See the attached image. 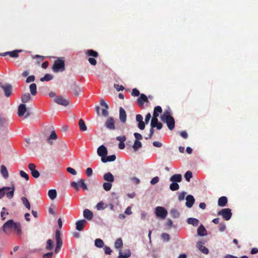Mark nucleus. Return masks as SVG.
I'll return each instance as SVG.
<instances>
[{"instance_id": "obj_50", "label": "nucleus", "mask_w": 258, "mask_h": 258, "mask_svg": "<svg viewBox=\"0 0 258 258\" xmlns=\"http://www.w3.org/2000/svg\"><path fill=\"white\" fill-rule=\"evenodd\" d=\"M162 239L166 242H168L170 240V235L166 233H162L161 235Z\"/></svg>"}, {"instance_id": "obj_52", "label": "nucleus", "mask_w": 258, "mask_h": 258, "mask_svg": "<svg viewBox=\"0 0 258 258\" xmlns=\"http://www.w3.org/2000/svg\"><path fill=\"white\" fill-rule=\"evenodd\" d=\"M81 92V89L78 86H76L73 90V93L76 96H78L80 92Z\"/></svg>"}, {"instance_id": "obj_53", "label": "nucleus", "mask_w": 258, "mask_h": 258, "mask_svg": "<svg viewBox=\"0 0 258 258\" xmlns=\"http://www.w3.org/2000/svg\"><path fill=\"white\" fill-rule=\"evenodd\" d=\"M20 174L22 177L25 178L26 180H29V175L24 171L21 170L20 171Z\"/></svg>"}, {"instance_id": "obj_35", "label": "nucleus", "mask_w": 258, "mask_h": 258, "mask_svg": "<svg viewBox=\"0 0 258 258\" xmlns=\"http://www.w3.org/2000/svg\"><path fill=\"white\" fill-rule=\"evenodd\" d=\"M95 245L98 248H102L104 246V243L102 239L97 238L95 240Z\"/></svg>"}, {"instance_id": "obj_14", "label": "nucleus", "mask_w": 258, "mask_h": 258, "mask_svg": "<svg viewBox=\"0 0 258 258\" xmlns=\"http://www.w3.org/2000/svg\"><path fill=\"white\" fill-rule=\"evenodd\" d=\"M204 243L202 241H198L196 244L197 247L204 254H208L209 253V250L207 248L204 246Z\"/></svg>"}, {"instance_id": "obj_11", "label": "nucleus", "mask_w": 258, "mask_h": 258, "mask_svg": "<svg viewBox=\"0 0 258 258\" xmlns=\"http://www.w3.org/2000/svg\"><path fill=\"white\" fill-rule=\"evenodd\" d=\"M105 126L109 130H114L115 127L113 118L112 117H109L105 123Z\"/></svg>"}, {"instance_id": "obj_56", "label": "nucleus", "mask_w": 258, "mask_h": 258, "mask_svg": "<svg viewBox=\"0 0 258 258\" xmlns=\"http://www.w3.org/2000/svg\"><path fill=\"white\" fill-rule=\"evenodd\" d=\"M7 122V119L0 115V125L4 126Z\"/></svg>"}, {"instance_id": "obj_3", "label": "nucleus", "mask_w": 258, "mask_h": 258, "mask_svg": "<svg viewBox=\"0 0 258 258\" xmlns=\"http://www.w3.org/2000/svg\"><path fill=\"white\" fill-rule=\"evenodd\" d=\"M64 61L60 59L55 60L53 67V71L55 73L62 72L64 70Z\"/></svg>"}, {"instance_id": "obj_8", "label": "nucleus", "mask_w": 258, "mask_h": 258, "mask_svg": "<svg viewBox=\"0 0 258 258\" xmlns=\"http://www.w3.org/2000/svg\"><path fill=\"white\" fill-rule=\"evenodd\" d=\"M53 100L56 103L63 106L69 104V101L61 96H56Z\"/></svg>"}, {"instance_id": "obj_27", "label": "nucleus", "mask_w": 258, "mask_h": 258, "mask_svg": "<svg viewBox=\"0 0 258 258\" xmlns=\"http://www.w3.org/2000/svg\"><path fill=\"white\" fill-rule=\"evenodd\" d=\"M131 255V251L130 249H126L124 253H123L121 250H120L118 258H128Z\"/></svg>"}, {"instance_id": "obj_46", "label": "nucleus", "mask_w": 258, "mask_h": 258, "mask_svg": "<svg viewBox=\"0 0 258 258\" xmlns=\"http://www.w3.org/2000/svg\"><path fill=\"white\" fill-rule=\"evenodd\" d=\"M162 111V109L160 106H157L155 107L154 110L153 116L157 115V117H158L159 116V113H161Z\"/></svg>"}, {"instance_id": "obj_48", "label": "nucleus", "mask_w": 258, "mask_h": 258, "mask_svg": "<svg viewBox=\"0 0 258 258\" xmlns=\"http://www.w3.org/2000/svg\"><path fill=\"white\" fill-rule=\"evenodd\" d=\"M86 53L88 55L93 56L94 57H97L98 56V53L92 49L87 50Z\"/></svg>"}, {"instance_id": "obj_21", "label": "nucleus", "mask_w": 258, "mask_h": 258, "mask_svg": "<svg viewBox=\"0 0 258 258\" xmlns=\"http://www.w3.org/2000/svg\"><path fill=\"white\" fill-rule=\"evenodd\" d=\"M26 111V105L24 104H21L18 109V114L19 116H22Z\"/></svg>"}, {"instance_id": "obj_17", "label": "nucleus", "mask_w": 258, "mask_h": 258, "mask_svg": "<svg viewBox=\"0 0 258 258\" xmlns=\"http://www.w3.org/2000/svg\"><path fill=\"white\" fill-rule=\"evenodd\" d=\"M103 179L108 182L112 183L114 181V177L111 172H107L104 174Z\"/></svg>"}, {"instance_id": "obj_16", "label": "nucleus", "mask_w": 258, "mask_h": 258, "mask_svg": "<svg viewBox=\"0 0 258 258\" xmlns=\"http://www.w3.org/2000/svg\"><path fill=\"white\" fill-rule=\"evenodd\" d=\"M119 119L122 123H125L126 120V114L124 109L120 107L119 108Z\"/></svg>"}, {"instance_id": "obj_42", "label": "nucleus", "mask_w": 258, "mask_h": 258, "mask_svg": "<svg viewBox=\"0 0 258 258\" xmlns=\"http://www.w3.org/2000/svg\"><path fill=\"white\" fill-rule=\"evenodd\" d=\"M96 207L99 211L103 210L106 208V205L103 202H100L96 205Z\"/></svg>"}, {"instance_id": "obj_25", "label": "nucleus", "mask_w": 258, "mask_h": 258, "mask_svg": "<svg viewBox=\"0 0 258 258\" xmlns=\"http://www.w3.org/2000/svg\"><path fill=\"white\" fill-rule=\"evenodd\" d=\"M187 223L194 226H197L199 225V221L198 219L195 218H188L186 220Z\"/></svg>"}, {"instance_id": "obj_44", "label": "nucleus", "mask_w": 258, "mask_h": 258, "mask_svg": "<svg viewBox=\"0 0 258 258\" xmlns=\"http://www.w3.org/2000/svg\"><path fill=\"white\" fill-rule=\"evenodd\" d=\"M112 183L111 182H104L103 184V187L104 188V189L106 191H109L111 187H112Z\"/></svg>"}, {"instance_id": "obj_4", "label": "nucleus", "mask_w": 258, "mask_h": 258, "mask_svg": "<svg viewBox=\"0 0 258 258\" xmlns=\"http://www.w3.org/2000/svg\"><path fill=\"white\" fill-rule=\"evenodd\" d=\"M155 214L157 217L164 219L166 217L168 212L165 208L158 206L155 209Z\"/></svg>"}, {"instance_id": "obj_33", "label": "nucleus", "mask_w": 258, "mask_h": 258, "mask_svg": "<svg viewBox=\"0 0 258 258\" xmlns=\"http://www.w3.org/2000/svg\"><path fill=\"white\" fill-rule=\"evenodd\" d=\"M29 89L31 94L33 96L37 94V87L35 83L31 84L29 86Z\"/></svg>"}, {"instance_id": "obj_22", "label": "nucleus", "mask_w": 258, "mask_h": 258, "mask_svg": "<svg viewBox=\"0 0 258 258\" xmlns=\"http://www.w3.org/2000/svg\"><path fill=\"white\" fill-rule=\"evenodd\" d=\"M198 234L199 236H203L207 235V230L203 225H201L197 230Z\"/></svg>"}, {"instance_id": "obj_6", "label": "nucleus", "mask_w": 258, "mask_h": 258, "mask_svg": "<svg viewBox=\"0 0 258 258\" xmlns=\"http://www.w3.org/2000/svg\"><path fill=\"white\" fill-rule=\"evenodd\" d=\"M60 232L59 230H57L55 232V239L56 241V246L55 249V252L58 253L62 245V241L60 237Z\"/></svg>"}, {"instance_id": "obj_12", "label": "nucleus", "mask_w": 258, "mask_h": 258, "mask_svg": "<svg viewBox=\"0 0 258 258\" xmlns=\"http://www.w3.org/2000/svg\"><path fill=\"white\" fill-rule=\"evenodd\" d=\"M97 152L98 155L101 157V158H104L107 154V148L104 145H101L99 147Z\"/></svg>"}, {"instance_id": "obj_62", "label": "nucleus", "mask_w": 258, "mask_h": 258, "mask_svg": "<svg viewBox=\"0 0 258 258\" xmlns=\"http://www.w3.org/2000/svg\"><path fill=\"white\" fill-rule=\"evenodd\" d=\"M226 229V225L224 223H220L219 225V230L221 232H223Z\"/></svg>"}, {"instance_id": "obj_19", "label": "nucleus", "mask_w": 258, "mask_h": 258, "mask_svg": "<svg viewBox=\"0 0 258 258\" xmlns=\"http://www.w3.org/2000/svg\"><path fill=\"white\" fill-rule=\"evenodd\" d=\"M182 177L180 174H174L170 177L171 182H180L182 181Z\"/></svg>"}, {"instance_id": "obj_58", "label": "nucleus", "mask_w": 258, "mask_h": 258, "mask_svg": "<svg viewBox=\"0 0 258 258\" xmlns=\"http://www.w3.org/2000/svg\"><path fill=\"white\" fill-rule=\"evenodd\" d=\"M67 170L68 172L70 173L71 174L75 175L77 174L76 171L73 168L71 167H68L67 168Z\"/></svg>"}, {"instance_id": "obj_51", "label": "nucleus", "mask_w": 258, "mask_h": 258, "mask_svg": "<svg viewBox=\"0 0 258 258\" xmlns=\"http://www.w3.org/2000/svg\"><path fill=\"white\" fill-rule=\"evenodd\" d=\"M192 175L191 172H190V171H188L185 173L184 175V177L185 178L186 180L187 181H189L190 178L192 177Z\"/></svg>"}, {"instance_id": "obj_61", "label": "nucleus", "mask_w": 258, "mask_h": 258, "mask_svg": "<svg viewBox=\"0 0 258 258\" xmlns=\"http://www.w3.org/2000/svg\"><path fill=\"white\" fill-rule=\"evenodd\" d=\"M105 253L106 254H110L112 252V250L109 247L105 246L104 248Z\"/></svg>"}, {"instance_id": "obj_32", "label": "nucleus", "mask_w": 258, "mask_h": 258, "mask_svg": "<svg viewBox=\"0 0 258 258\" xmlns=\"http://www.w3.org/2000/svg\"><path fill=\"white\" fill-rule=\"evenodd\" d=\"M17 234L20 235L21 234V227L19 223H15L14 225L13 229Z\"/></svg>"}, {"instance_id": "obj_54", "label": "nucleus", "mask_w": 258, "mask_h": 258, "mask_svg": "<svg viewBox=\"0 0 258 258\" xmlns=\"http://www.w3.org/2000/svg\"><path fill=\"white\" fill-rule=\"evenodd\" d=\"M130 180L135 184H138L140 182V180L136 177H131Z\"/></svg>"}, {"instance_id": "obj_43", "label": "nucleus", "mask_w": 258, "mask_h": 258, "mask_svg": "<svg viewBox=\"0 0 258 258\" xmlns=\"http://www.w3.org/2000/svg\"><path fill=\"white\" fill-rule=\"evenodd\" d=\"M53 79V77L52 75L49 74H46L45 76L40 79V81L41 82L44 81H49Z\"/></svg>"}, {"instance_id": "obj_31", "label": "nucleus", "mask_w": 258, "mask_h": 258, "mask_svg": "<svg viewBox=\"0 0 258 258\" xmlns=\"http://www.w3.org/2000/svg\"><path fill=\"white\" fill-rule=\"evenodd\" d=\"M142 146V144L140 141L135 140L133 146L134 151H137Z\"/></svg>"}, {"instance_id": "obj_63", "label": "nucleus", "mask_w": 258, "mask_h": 258, "mask_svg": "<svg viewBox=\"0 0 258 258\" xmlns=\"http://www.w3.org/2000/svg\"><path fill=\"white\" fill-rule=\"evenodd\" d=\"M116 139L119 141L120 143L124 142L126 140V137L125 136L117 137Z\"/></svg>"}, {"instance_id": "obj_7", "label": "nucleus", "mask_w": 258, "mask_h": 258, "mask_svg": "<svg viewBox=\"0 0 258 258\" xmlns=\"http://www.w3.org/2000/svg\"><path fill=\"white\" fill-rule=\"evenodd\" d=\"M218 215H221L225 220H229L232 216L231 211L229 208L223 209L218 213Z\"/></svg>"}, {"instance_id": "obj_60", "label": "nucleus", "mask_w": 258, "mask_h": 258, "mask_svg": "<svg viewBox=\"0 0 258 258\" xmlns=\"http://www.w3.org/2000/svg\"><path fill=\"white\" fill-rule=\"evenodd\" d=\"M140 94L139 91L137 89H133L132 93V95L133 96H138Z\"/></svg>"}, {"instance_id": "obj_13", "label": "nucleus", "mask_w": 258, "mask_h": 258, "mask_svg": "<svg viewBox=\"0 0 258 258\" xmlns=\"http://www.w3.org/2000/svg\"><path fill=\"white\" fill-rule=\"evenodd\" d=\"M136 121L139 122L138 124V127L140 130H144L145 127V122L143 120V117L142 115L141 114H137L136 116Z\"/></svg>"}, {"instance_id": "obj_28", "label": "nucleus", "mask_w": 258, "mask_h": 258, "mask_svg": "<svg viewBox=\"0 0 258 258\" xmlns=\"http://www.w3.org/2000/svg\"><path fill=\"white\" fill-rule=\"evenodd\" d=\"M227 203V199L226 197H221L218 200V205L220 207H224Z\"/></svg>"}, {"instance_id": "obj_1", "label": "nucleus", "mask_w": 258, "mask_h": 258, "mask_svg": "<svg viewBox=\"0 0 258 258\" xmlns=\"http://www.w3.org/2000/svg\"><path fill=\"white\" fill-rule=\"evenodd\" d=\"M15 187L12 184L11 187L4 186L0 188V199H3L6 195L9 199H12L14 195Z\"/></svg>"}, {"instance_id": "obj_47", "label": "nucleus", "mask_w": 258, "mask_h": 258, "mask_svg": "<svg viewBox=\"0 0 258 258\" xmlns=\"http://www.w3.org/2000/svg\"><path fill=\"white\" fill-rule=\"evenodd\" d=\"M21 50H15L12 51H10V56L11 57H18L19 56V52H21Z\"/></svg>"}, {"instance_id": "obj_34", "label": "nucleus", "mask_w": 258, "mask_h": 258, "mask_svg": "<svg viewBox=\"0 0 258 258\" xmlns=\"http://www.w3.org/2000/svg\"><path fill=\"white\" fill-rule=\"evenodd\" d=\"M31 99V96L29 93H25L22 95L21 100L24 103H27Z\"/></svg>"}, {"instance_id": "obj_9", "label": "nucleus", "mask_w": 258, "mask_h": 258, "mask_svg": "<svg viewBox=\"0 0 258 258\" xmlns=\"http://www.w3.org/2000/svg\"><path fill=\"white\" fill-rule=\"evenodd\" d=\"M36 165L34 163H30L28 164V168L31 171V173L32 176L35 178H37L40 176L39 172L36 169Z\"/></svg>"}, {"instance_id": "obj_15", "label": "nucleus", "mask_w": 258, "mask_h": 258, "mask_svg": "<svg viewBox=\"0 0 258 258\" xmlns=\"http://www.w3.org/2000/svg\"><path fill=\"white\" fill-rule=\"evenodd\" d=\"M148 102V98L144 94H141L137 99V102L140 107H142L145 102Z\"/></svg>"}, {"instance_id": "obj_55", "label": "nucleus", "mask_w": 258, "mask_h": 258, "mask_svg": "<svg viewBox=\"0 0 258 258\" xmlns=\"http://www.w3.org/2000/svg\"><path fill=\"white\" fill-rule=\"evenodd\" d=\"M78 183L80 184V186L85 190H87V186L84 183V181L83 179H80L78 181Z\"/></svg>"}, {"instance_id": "obj_24", "label": "nucleus", "mask_w": 258, "mask_h": 258, "mask_svg": "<svg viewBox=\"0 0 258 258\" xmlns=\"http://www.w3.org/2000/svg\"><path fill=\"white\" fill-rule=\"evenodd\" d=\"M1 173L2 176L5 179H7L9 177V172L6 167L3 165L1 166Z\"/></svg>"}, {"instance_id": "obj_59", "label": "nucleus", "mask_w": 258, "mask_h": 258, "mask_svg": "<svg viewBox=\"0 0 258 258\" xmlns=\"http://www.w3.org/2000/svg\"><path fill=\"white\" fill-rule=\"evenodd\" d=\"M135 138H136V140L140 141L143 139V137L141 134L135 133L134 134Z\"/></svg>"}, {"instance_id": "obj_29", "label": "nucleus", "mask_w": 258, "mask_h": 258, "mask_svg": "<svg viewBox=\"0 0 258 258\" xmlns=\"http://www.w3.org/2000/svg\"><path fill=\"white\" fill-rule=\"evenodd\" d=\"M57 138V135L56 134L55 131H52L51 132L50 135L47 138V142L49 144L52 145V142L51 141V140H56Z\"/></svg>"}, {"instance_id": "obj_26", "label": "nucleus", "mask_w": 258, "mask_h": 258, "mask_svg": "<svg viewBox=\"0 0 258 258\" xmlns=\"http://www.w3.org/2000/svg\"><path fill=\"white\" fill-rule=\"evenodd\" d=\"M116 159V156L115 155H112L108 156H106L104 158H101V161L103 163L107 162H112L115 161Z\"/></svg>"}, {"instance_id": "obj_36", "label": "nucleus", "mask_w": 258, "mask_h": 258, "mask_svg": "<svg viewBox=\"0 0 258 258\" xmlns=\"http://www.w3.org/2000/svg\"><path fill=\"white\" fill-rule=\"evenodd\" d=\"M79 125L81 131H86L87 129V127L82 119H80L79 121Z\"/></svg>"}, {"instance_id": "obj_23", "label": "nucleus", "mask_w": 258, "mask_h": 258, "mask_svg": "<svg viewBox=\"0 0 258 258\" xmlns=\"http://www.w3.org/2000/svg\"><path fill=\"white\" fill-rule=\"evenodd\" d=\"M93 213L88 209H85L83 211V216L88 220H90L93 218Z\"/></svg>"}, {"instance_id": "obj_37", "label": "nucleus", "mask_w": 258, "mask_h": 258, "mask_svg": "<svg viewBox=\"0 0 258 258\" xmlns=\"http://www.w3.org/2000/svg\"><path fill=\"white\" fill-rule=\"evenodd\" d=\"M21 201L23 205L28 210L30 209L31 206L30 203L29 202L28 199L25 197H22L21 198Z\"/></svg>"}, {"instance_id": "obj_49", "label": "nucleus", "mask_w": 258, "mask_h": 258, "mask_svg": "<svg viewBox=\"0 0 258 258\" xmlns=\"http://www.w3.org/2000/svg\"><path fill=\"white\" fill-rule=\"evenodd\" d=\"M53 242L52 240L48 239L46 242V249L48 250H50L53 248Z\"/></svg>"}, {"instance_id": "obj_41", "label": "nucleus", "mask_w": 258, "mask_h": 258, "mask_svg": "<svg viewBox=\"0 0 258 258\" xmlns=\"http://www.w3.org/2000/svg\"><path fill=\"white\" fill-rule=\"evenodd\" d=\"M159 123L158 119L157 118V115H154L152 118L151 122V128H154L155 127V125Z\"/></svg>"}, {"instance_id": "obj_45", "label": "nucleus", "mask_w": 258, "mask_h": 258, "mask_svg": "<svg viewBox=\"0 0 258 258\" xmlns=\"http://www.w3.org/2000/svg\"><path fill=\"white\" fill-rule=\"evenodd\" d=\"M9 214L8 212L7 211L6 208L3 207L2 208V211L1 213V216L3 220H4L6 218V216Z\"/></svg>"}, {"instance_id": "obj_39", "label": "nucleus", "mask_w": 258, "mask_h": 258, "mask_svg": "<svg viewBox=\"0 0 258 258\" xmlns=\"http://www.w3.org/2000/svg\"><path fill=\"white\" fill-rule=\"evenodd\" d=\"M170 214L173 218H178L180 216L179 212L176 209H172L170 210Z\"/></svg>"}, {"instance_id": "obj_40", "label": "nucleus", "mask_w": 258, "mask_h": 258, "mask_svg": "<svg viewBox=\"0 0 258 258\" xmlns=\"http://www.w3.org/2000/svg\"><path fill=\"white\" fill-rule=\"evenodd\" d=\"M123 245V242L121 238H119L116 239L114 243V246L115 248L118 249L122 247Z\"/></svg>"}, {"instance_id": "obj_30", "label": "nucleus", "mask_w": 258, "mask_h": 258, "mask_svg": "<svg viewBox=\"0 0 258 258\" xmlns=\"http://www.w3.org/2000/svg\"><path fill=\"white\" fill-rule=\"evenodd\" d=\"M48 195L51 200H54L57 196V192L55 189H50L48 192Z\"/></svg>"}, {"instance_id": "obj_38", "label": "nucleus", "mask_w": 258, "mask_h": 258, "mask_svg": "<svg viewBox=\"0 0 258 258\" xmlns=\"http://www.w3.org/2000/svg\"><path fill=\"white\" fill-rule=\"evenodd\" d=\"M170 189L172 191H175L179 188V185L177 182H172L169 186Z\"/></svg>"}, {"instance_id": "obj_20", "label": "nucleus", "mask_w": 258, "mask_h": 258, "mask_svg": "<svg viewBox=\"0 0 258 258\" xmlns=\"http://www.w3.org/2000/svg\"><path fill=\"white\" fill-rule=\"evenodd\" d=\"M86 223V221L84 219L78 221L76 223L77 230L82 231Z\"/></svg>"}, {"instance_id": "obj_18", "label": "nucleus", "mask_w": 258, "mask_h": 258, "mask_svg": "<svg viewBox=\"0 0 258 258\" xmlns=\"http://www.w3.org/2000/svg\"><path fill=\"white\" fill-rule=\"evenodd\" d=\"M186 206L188 208H191L195 202V199L194 197L191 195H188L186 197Z\"/></svg>"}, {"instance_id": "obj_64", "label": "nucleus", "mask_w": 258, "mask_h": 258, "mask_svg": "<svg viewBox=\"0 0 258 258\" xmlns=\"http://www.w3.org/2000/svg\"><path fill=\"white\" fill-rule=\"evenodd\" d=\"M53 255L52 252H48L43 254V258H51Z\"/></svg>"}, {"instance_id": "obj_5", "label": "nucleus", "mask_w": 258, "mask_h": 258, "mask_svg": "<svg viewBox=\"0 0 258 258\" xmlns=\"http://www.w3.org/2000/svg\"><path fill=\"white\" fill-rule=\"evenodd\" d=\"M15 222L13 220H9L5 223L2 227L4 232L9 234L12 229H13Z\"/></svg>"}, {"instance_id": "obj_10", "label": "nucleus", "mask_w": 258, "mask_h": 258, "mask_svg": "<svg viewBox=\"0 0 258 258\" xmlns=\"http://www.w3.org/2000/svg\"><path fill=\"white\" fill-rule=\"evenodd\" d=\"M1 88L3 89L5 92V95L9 97H10L12 92V86L11 85L7 84L1 86Z\"/></svg>"}, {"instance_id": "obj_57", "label": "nucleus", "mask_w": 258, "mask_h": 258, "mask_svg": "<svg viewBox=\"0 0 258 258\" xmlns=\"http://www.w3.org/2000/svg\"><path fill=\"white\" fill-rule=\"evenodd\" d=\"M159 178L158 176H156L151 179L150 183L151 184L154 185V184H155L157 183H158L159 182Z\"/></svg>"}, {"instance_id": "obj_2", "label": "nucleus", "mask_w": 258, "mask_h": 258, "mask_svg": "<svg viewBox=\"0 0 258 258\" xmlns=\"http://www.w3.org/2000/svg\"><path fill=\"white\" fill-rule=\"evenodd\" d=\"M161 120L165 121L170 130H172L174 128L175 121L173 117L170 115L169 110H166L161 117Z\"/></svg>"}]
</instances>
